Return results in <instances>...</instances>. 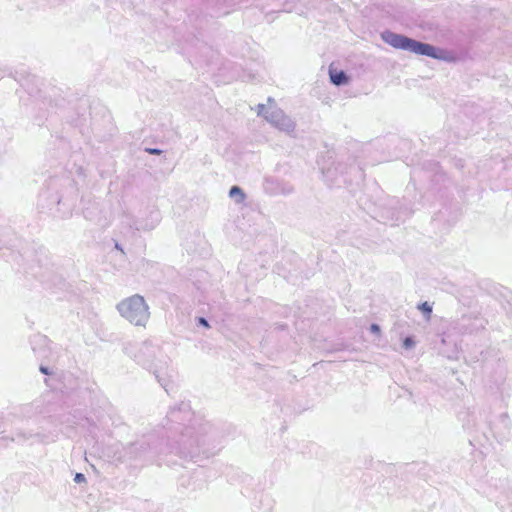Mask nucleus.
<instances>
[{"label": "nucleus", "instance_id": "obj_7", "mask_svg": "<svg viewBox=\"0 0 512 512\" xmlns=\"http://www.w3.org/2000/svg\"><path fill=\"white\" fill-rule=\"evenodd\" d=\"M414 345V341L412 340L411 337H406L403 341V346L406 348V349H410L412 348Z\"/></svg>", "mask_w": 512, "mask_h": 512}, {"label": "nucleus", "instance_id": "obj_9", "mask_svg": "<svg viewBox=\"0 0 512 512\" xmlns=\"http://www.w3.org/2000/svg\"><path fill=\"white\" fill-rule=\"evenodd\" d=\"M147 151L150 153V154H155V155H159L161 153L160 150L158 149H147Z\"/></svg>", "mask_w": 512, "mask_h": 512}, {"label": "nucleus", "instance_id": "obj_5", "mask_svg": "<svg viewBox=\"0 0 512 512\" xmlns=\"http://www.w3.org/2000/svg\"><path fill=\"white\" fill-rule=\"evenodd\" d=\"M419 309L427 315V319L430 318L432 312V306L428 302H423L419 305Z\"/></svg>", "mask_w": 512, "mask_h": 512}, {"label": "nucleus", "instance_id": "obj_8", "mask_svg": "<svg viewBox=\"0 0 512 512\" xmlns=\"http://www.w3.org/2000/svg\"><path fill=\"white\" fill-rule=\"evenodd\" d=\"M371 331L374 332V333H379L380 332V328L377 324H372L371 325Z\"/></svg>", "mask_w": 512, "mask_h": 512}, {"label": "nucleus", "instance_id": "obj_10", "mask_svg": "<svg viewBox=\"0 0 512 512\" xmlns=\"http://www.w3.org/2000/svg\"><path fill=\"white\" fill-rule=\"evenodd\" d=\"M199 323L205 327H209L208 322L204 318H199Z\"/></svg>", "mask_w": 512, "mask_h": 512}, {"label": "nucleus", "instance_id": "obj_6", "mask_svg": "<svg viewBox=\"0 0 512 512\" xmlns=\"http://www.w3.org/2000/svg\"><path fill=\"white\" fill-rule=\"evenodd\" d=\"M229 194H230L231 197H234L235 195H239L241 197V199L244 198V193L242 192V190L238 186H233L230 189Z\"/></svg>", "mask_w": 512, "mask_h": 512}, {"label": "nucleus", "instance_id": "obj_2", "mask_svg": "<svg viewBox=\"0 0 512 512\" xmlns=\"http://www.w3.org/2000/svg\"><path fill=\"white\" fill-rule=\"evenodd\" d=\"M408 50L419 54V55H426L431 57H436L435 54V48L429 44L417 42L413 39L410 40Z\"/></svg>", "mask_w": 512, "mask_h": 512}, {"label": "nucleus", "instance_id": "obj_11", "mask_svg": "<svg viewBox=\"0 0 512 512\" xmlns=\"http://www.w3.org/2000/svg\"><path fill=\"white\" fill-rule=\"evenodd\" d=\"M83 478H84V477H83V475H82V474H77V475H76V480H81V479H83Z\"/></svg>", "mask_w": 512, "mask_h": 512}, {"label": "nucleus", "instance_id": "obj_4", "mask_svg": "<svg viewBox=\"0 0 512 512\" xmlns=\"http://www.w3.org/2000/svg\"><path fill=\"white\" fill-rule=\"evenodd\" d=\"M329 75L332 83L335 85L346 84L348 82V77L343 71L330 68Z\"/></svg>", "mask_w": 512, "mask_h": 512}, {"label": "nucleus", "instance_id": "obj_1", "mask_svg": "<svg viewBox=\"0 0 512 512\" xmlns=\"http://www.w3.org/2000/svg\"><path fill=\"white\" fill-rule=\"evenodd\" d=\"M120 314L135 325H144L149 318L148 306L142 296L134 295L118 305Z\"/></svg>", "mask_w": 512, "mask_h": 512}, {"label": "nucleus", "instance_id": "obj_3", "mask_svg": "<svg viewBox=\"0 0 512 512\" xmlns=\"http://www.w3.org/2000/svg\"><path fill=\"white\" fill-rule=\"evenodd\" d=\"M384 39L387 43H389L394 48L404 49V50H408L409 43L411 40L408 37L394 34V33L388 34L387 36L384 37Z\"/></svg>", "mask_w": 512, "mask_h": 512}]
</instances>
